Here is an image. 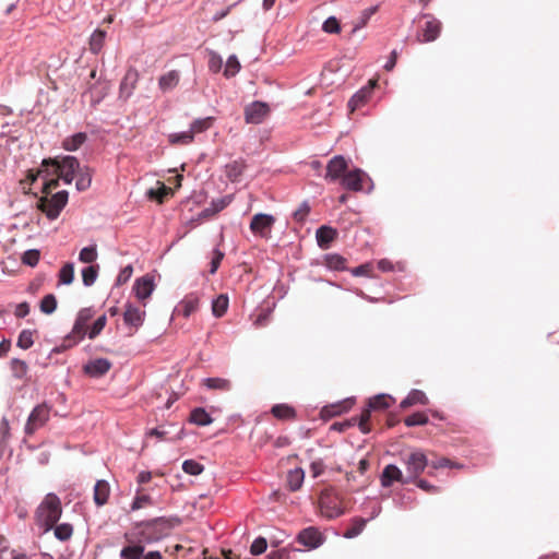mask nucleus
Here are the masks:
<instances>
[{
  "label": "nucleus",
  "instance_id": "nucleus-1",
  "mask_svg": "<svg viewBox=\"0 0 559 559\" xmlns=\"http://www.w3.org/2000/svg\"><path fill=\"white\" fill-rule=\"evenodd\" d=\"M171 526L164 518L136 523L134 527L126 533L128 543L152 544L158 542L169 534Z\"/></svg>",
  "mask_w": 559,
  "mask_h": 559
},
{
  "label": "nucleus",
  "instance_id": "nucleus-2",
  "mask_svg": "<svg viewBox=\"0 0 559 559\" xmlns=\"http://www.w3.org/2000/svg\"><path fill=\"white\" fill-rule=\"evenodd\" d=\"M61 514L62 506L59 497L48 493L35 511V523L46 533L57 524Z\"/></svg>",
  "mask_w": 559,
  "mask_h": 559
},
{
  "label": "nucleus",
  "instance_id": "nucleus-3",
  "mask_svg": "<svg viewBox=\"0 0 559 559\" xmlns=\"http://www.w3.org/2000/svg\"><path fill=\"white\" fill-rule=\"evenodd\" d=\"M43 167H49L50 176H58L66 183H71L80 169V163L74 156H64L61 160L57 158H46L43 160Z\"/></svg>",
  "mask_w": 559,
  "mask_h": 559
},
{
  "label": "nucleus",
  "instance_id": "nucleus-4",
  "mask_svg": "<svg viewBox=\"0 0 559 559\" xmlns=\"http://www.w3.org/2000/svg\"><path fill=\"white\" fill-rule=\"evenodd\" d=\"M68 192L66 190L52 194L50 198L41 197L38 201V209L46 214L49 219H56L62 209L68 203Z\"/></svg>",
  "mask_w": 559,
  "mask_h": 559
},
{
  "label": "nucleus",
  "instance_id": "nucleus-5",
  "mask_svg": "<svg viewBox=\"0 0 559 559\" xmlns=\"http://www.w3.org/2000/svg\"><path fill=\"white\" fill-rule=\"evenodd\" d=\"M407 479L415 481L429 465L426 454L421 450H414L403 457Z\"/></svg>",
  "mask_w": 559,
  "mask_h": 559
},
{
  "label": "nucleus",
  "instance_id": "nucleus-6",
  "mask_svg": "<svg viewBox=\"0 0 559 559\" xmlns=\"http://www.w3.org/2000/svg\"><path fill=\"white\" fill-rule=\"evenodd\" d=\"M319 507L322 515L328 519L337 518L344 512L338 497L331 488L321 491L319 496Z\"/></svg>",
  "mask_w": 559,
  "mask_h": 559
},
{
  "label": "nucleus",
  "instance_id": "nucleus-7",
  "mask_svg": "<svg viewBox=\"0 0 559 559\" xmlns=\"http://www.w3.org/2000/svg\"><path fill=\"white\" fill-rule=\"evenodd\" d=\"M93 317L94 311L91 308L81 309L78 313L73 329L71 333L68 335L67 340L69 342L72 341L74 344L83 340L87 333V324Z\"/></svg>",
  "mask_w": 559,
  "mask_h": 559
},
{
  "label": "nucleus",
  "instance_id": "nucleus-8",
  "mask_svg": "<svg viewBox=\"0 0 559 559\" xmlns=\"http://www.w3.org/2000/svg\"><path fill=\"white\" fill-rule=\"evenodd\" d=\"M275 223V217L269 214L259 213L253 215L250 222V230L264 239L271 237V231Z\"/></svg>",
  "mask_w": 559,
  "mask_h": 559
},
{
  "label": "nucleus",
  "instance_id": "nucleus-9",
  "mask_svg": "<svg viewBox=\"0 0 559 559\" xmlns=\"http://www.w3.org/2000/svg\"><path fill=\"white\" fill-rule=\"evenodd\" d=\"M270 106L263 102H252L243 110L245 121L251 124H260L270 115Z\"/></svg>",
  "mask_w": 559,
  "mask_h": 559
},
{
  "label": "nucleus",
  "instance_id": "nucleus-10",
  "mask_svg": "<svg viewBox=\"0 0 559 559\" xmlns=\"http://www.w3.org/2000/svg\"><path fill=\"white\" fill-rule=\"evenodd\" d=\"M50 408L46 404L37 405L31 413L25 426V432L33 435L38 428L43 427L49 419Z\"/></svg>",
  "mask_w": 559,
  "mask_h": 559
},
{
  "label": "nucleus",
  "instance_id": "nucleus-11",
  "mask_svg": "<svg viewBox=\"0 0 559 559\" xmlns=\"http://www.w3.org/2000/svg\"><path fill=\"white\" fill-rule=\"evenodd\" d=\"M424 17L428 20L425 22L424 26L418 32L417 40L419 43H430L439 37L442 24L438 19L430 14H426L424 15Z\"/></svg>",
  "mask_w": 559,
  "mask_h": 559
},
{
  "label": "nucleus",
  "instance_id": "nucleus-12",
  "mask_svg": "<svg viewBox=\"0 0 559 559\" xmlns=\"http://www.w3.org/2000/svg\"><path fill=\"white\" fill-rule=\"evenodd\" d=\"M145 318V311L140 307L133 305H127L123 312V321L131 330L130 334H133L143 324Z\"/></svg>",
  "mask_w": 559,
  "mask_h": 559
},
{
  "label": "nucleus",
  "instance_id": "nucleus-13",
  "mask_svg": "<svg viewBox=\"0 0 559 559\" xmlns=\"http://www.w3.org/2000/svg\"><path fill=\"white\" fill-rule=\"evenodd\" d=\"M324 538L321 534V532L316 527H307L302 530L298 536L297 542L309 549L318 548L322 543Z\"/></svg>",
  "mask_w": 559,
  "mask_h": 559
},
{
  "label": "nucleus",
  "instance_id": "nucleus-14",
  "mask_svg": "<svg viewBox=\"0 0 559 559\" xmlns=\"http://www.w3.org/2000/svg\"><path fill=\"white\" fill-rule=\"evenodd\" d=\"M377 85V80H370L367 86L360 88L348 102L350 112L364 106L371 97L372 91Z\"/></svg>",
  "mask_w": 559,
  "mask_h": 559
},
{
  "label": "nucleus",
  "instance_id": "nucleus-15",
  "mask_svg": "<svg viewBox=\"0 0 559 559\" xmlns=\"http://www.w3.org/2000/svg\"><path fill=\"white\" fill-rule=\"evenodd\" d=\"M139 72L134 68H129L120 83V97L128 99L136 87L139 82Z\"/></svg>",
  "mask_w": 559,
  "mask_h": 559
},
{
  "label": "nucleus",
  "instance_id": "nucleus-16",
  "mask_svg": "<svg viewBox=\"0 0 559 559\" xmlns=\"http://www.w3.org/2000/svg\"><path fill=\"white\" fill-rule=\"evenodd\" d=\"M347 169V162L342 155L334 156L326 166L325 179L335 181L342 179Z\"/></svg>",
  "mask_w": 559,
  "mask_h": 559
},
{
  "label": "nucleus",
  "instance_id": "nucleus-17",
  "mask_svg": "<svg viewBox=\"0 0 559 559\" xmlns=\"http://www.w3.org/2000/svg\"><path fill=\"white\" fill-rule=\"evenodd\" d=\"M380 480L382 487H390L394 481L402 484L409 483V479L404 477L402 471L394 464H389L383 468Z\"/></svg>",
  "mask_w": 559,
  "mask_h": 559
},
{
  "label": "nucleus",
  "instance_id": "nucleus-18",
  "mask_svg": "<svg viewBox=\"0 0 559 559\" xmlns=\"http://www.w3.org/2000/svg\"><path fill=\"white\" fill-rule=\"evenodd\" d=\"M111 368V362L106 358H98L84 366V372L91 377L99 378Z\"/></svg>",
  "mask_w": 559,
  "mask_h": 559
},
{
  "label": "nucleus",
  "instance_id": "nucleus-19",
  "mask_svg": "<svg viewBox=\"0 0 559 559\" xmlns=\"http://www.w3.org/2000/svg\"><path fill=\"white\" fill-rule=\"evenodd\" d=\"M154 289L153 280L148 276L140 277L135 281L133 290L135 296L140 300H144L152 294Z\"/></svg>",
  "mask_w": 559,
  "mask_h": 559
},
{
  "label": "nucleus",
  "instance_id": "nucleus-20",
  "mask_svg": "<svg viewBox=\"0 0 559 559\" xmlns=\"http://www.w3.org/2000/svg\"><path fill=\"white\" fill-rule=\"evenodd\" d=\"M362 176L364 173L360 169L349 171L342 177V185L348 190L360 191L362 189Z\"/></svg>",
  "mask_w": 559,
  "mask_h": 559
},
{
  "label": "nucleus",
  "instance_id": "nucleus-21",
  "mask_svg": "<svg viewBox=\"0 0 559 559\" xmlns=\"http://www.w3.org/2000/svg\"><path fill=\"white\" fill-rule=\"evenodd\" d=\"M352 400H345L336 404L326 405L321 409V417L328 419L338 416L343 413H346L352 407Z\"/></svg>",
  "mask_w": 559,
  "mask_h": 559
},
{
  "label": "nucleus",
  "instance_id": "nucleus-22",
  "mask_svg": "<svg viewBox=\"0 0 559 559\" xmlns=\"http://www.w3.org/2000/svg\"><path fill=\"white\" fill-rule=\"evenodd\" d=\"M202 385L212 391L228 392L231 390L233 384L229 379L213 377L202 380Z\"/></svg>",
  "mask_w": 559,
  "mask_h": 559
},
{
  "label": "nucleus",
  "instance_id": "nucleus-23",
  "mask_svg": "<svg viewBox=\"0 0 559 559\" xmlns=\"http://www.w3.org/2000/svg\"><path fill=\"white\" fill-rule=\"evenodd\" d=\"M317 241L320 248L326 249L330 243L336 238L337 231L330 226H321L317 230Z\"/></svg>",
  "mask_w": 559,
  "mask_h": 559
},
{
  "label": "nucleus",
  "instance_id": "nucleus-24",
  "mask_svg": "<svg viewBox=\"0 0 559 559\" xmlns=\"http://www.w3.org/2000/svg\"><path fill=\"white\" fill-rule=\"evenodd\" d=\"M180 81V74L177 70H171L163 74L158 80V87L165 93L174 90Z\"/></svg>",
  "mask_w": 559,
  "mask_h": 559
},
{
  "label": "nucleus",
  "instance_id": "nucleus-25",
  "mask_svg": "<svg viewBox=\"0 0 559 559\" xmlns=\"http://www.w3.org/2000/svg\"><path fill=\"white\" fill-rule=\"evenodd\" d=\"M429 403L426 394L420 390H412L408 395L401 402L402 408H407L413 405H427Z\"/></svg>",
  "mask_w": 559,
  "mask_h": 559
},
{
  "label": "nucleus",
  "instance_id": "nucleus-26",
  "mask_svg": "<svg viewBox=\"0 0 559 559\" xmlns=\"http://www.w3.org/2000/svg\"><path fill=\"white\" fill-rule=\"evenodd\" d=\"M110 495V487L106 480H97L94 487V501L97 506L107 503Z\"/></svg>",
  "mask_w": 559,
  "mask_h": 559
},
{
  "label": "nucleus",
  "instance_id": "nucleus-27",
  "mask_svg": "<svg viewBox=\"0 0 559 559\" xmlns=\"http://www.w3.org/2000/svg\"><path fill=\"white\" fill-rule=\"evenodd\" d=\"M271 414L280 420H294L296 418V411L288 404H275L271 408Z\"/></svg>",
  "mask_w": 559,
  "mask_h": 559
},
{
  "label": "nucleus",
  "instance_id": "nucleus-28",
  "mask_svg": "<svg viewBox=\"0 0 559 559\" xmlns=\"http://www.w3.org/2000/svg\"><path fill=\"white\" fill-rule=\"evenodd\" d=\"M199 304L200 299L197 295H189L179 304L178 311L188 318L198 310Z\"/></svg>",
  "mask_w": 559,
  "mask_h": 559
},
{
  "label": "nucleus",
  "instance_id": "nucleus-29",
  "mask_svg": "<svg viewBox=\"0 0 559 559\" xmlns=\"http://www.w3.org/2000/svg\"><path fill=\"white\" fill-rule=\"evenodd\" d=\"M92 176H93V170L90 167H87V166L81 167L80 166V169L76 173V177H78L76 183H75L76 189L79 191L87 190L92 183Z\"/></svg>",
  "mask_w": 559,
  "mask_h": 559
},
{
  "label": "nucleus",
  "instance_id": "nucleus-30",
  "mask_svg": "<svg viewBox=\"0 0 559 559\" xmlns=\"http://www.w3.org/2000/svg\"><path fill=\"white\" fill-rule=\"evenodd\" d=\"M395 400L389 394H379L376 395L368 401V406L372 408V411H384L389 408Z\"/></svg>",
  "mask_w": 559,
  "mask_h": 559
},
{
  "label": "nucleus",
  "instance_id": "nucleus-31",
  "mask_svg": "<svg viewBox=\"0 0 559 559\" xmlns=\"http://www.w3.org/2000/svg\"><path fill=\"white\" fill-rule=\"evenodd\" d=\"M144 552L143 544L130 543L120 551L121 559H142Z\"/></svg>",
  "mask_w": 559,
  "mask_h": 559
},
{
  "label": "nucleus",
  "instance_id": "nucleus-32",
  "mask_svg": "<svg viewBox=\"0 0 559 559\" xmlns=\"http://www.w3.org/2000/svg\"><path fill=\"white\" fill-rule=\"evenodd\" d=\"M305 473L301 468H295L287 473V486L290 491H296L301 488L304 483Z\"/></svg>",
  "mask_w": 559,
  "mask_h": 559
},
{
  "label": "nucleus",
  "instance_id": "nucleus-33",
  "mask_svg": "<svg viewBox=\"0 0 559 559\" xmlns=\"http://www.w3.org/2000/svg\"><path fill=\"white\" fill-rule=\"evenodd\" d=\"M87 140V135L84 132L75 133L67 139H64L62 143V147L66 151H76L85 141Z\"/></svg>",
  "mask_w": 559,
  "mask_h": 559
},
{
  "label": "nucleus",
  "instance_id": "nucleus-34",
  "mask_svg": "<svg viewBox=\"0 0 559 559\" xmlns=\"http://www.w3.org/2000/svg\"><path fill=\"white\" fill-rule=\"evenodd\" d=\"M366 524L367 520L362 518H354L343 536L345 538H354L358 536L364 531Z\"/></svg>",
  "mask_w": 559,
  "mask_h": 559
},
{
  "label": "nucleus",
  "instance_id": "nucleus-35",
  "mask_svg": "<svg viewBox=\"0 0 559 559\" xmlns=\"http://www.w3.org/2000/svg\"><path fill=\"white\" fill-rule=\"evenodd\" d=\"M246 163L243 159L234 160L226 165V176L231 180L236 181L243 173Z\"/></svg>",
  "mask_w": 559,
  "mask_h": 559
},
{
  "label": "nucleus",
  "instance_id": "nucleus-36",
  "mask_svg": "<svg viewBox=\"0 0 559 559\" xmlns=\"http://www.w3.org/2000/svg\"><path fill=\"white\" fill-rule=\"evenodd\" d=\"M190 421L198 426H207L213 421V419L204 408L198 407L191 412Z\"/></svg>",
  "mask_w": 559,
  "mask_h": 559
},
{
  "label": "nucleus",
  "instance_id": "nucleus-37",
  "mask_svg": "<svg viewBox=\"0 0 559 559\" xmlns=\"http://www.w3.org/2000/svg\"><path fill=\"white\" fill-rule=\"evenodd\" d=\"M106 33L102 29H96L90 38V50L97 55L104 47Z\"/></svg>",
  "mask_w": 559,
  "mask_h": 559
},
{
  "label": "nucleus",
  "instance_id": "nucleus-38",
  "mask_svg": "<svg viewBox=\"0 0 559 559\" xmlns=\"http://www.w3.org/2000/svg\"><path fill=\"white\" fill-rule=\"evenodd\" d=\"M228 309V297L224 294L217 296L212 302V312L216 318L223 317Z\"/></svg>",
  "mask_w": 559,
  "mask_h": 559
},
{
  "label": "nucleus",
  "instance_id": "nucleus-39",
  "mask_svg": "<svg viewBox=\"0 0 559 559\" xmlns=\"http://www.w3.org/2000/svg\"><path fill=\"white\" fill-rule=\"evenodd\" d=\"M52 528L55 537L61 542L69 540L73 535V526L69 523L56 524Z\"/></svg>",
  "mask_w": 559,
  "mask_h": 559
},
{
  "label": "nucleus",
  "instance_id": "nucleus-40",
  "mask_svg": "<svg viewBox=\"0 0 559 559\" xmlns=\"http://www.w3.org/2000/svg\"><path fill=\"white\" fill-rule=\"evenodd\" d=\"M324 261L331 270L342 271L346 269V259L340 254H326Z\"/></svg>",
  "mask_w": 559,
  "mask_h": 559
},
{
  "label": "nucleus",
  "instance_id": "nucleus-41",
  "mask_svg": "<svg viewBox=\"0 0 559 559\" xmlns=\"http://www.w3.org/2000/svg\"><path fill=\"white\" fill-rule=\"evenodd\" d=\"M10 367H11L12 374L17 379L24 378L28 371L27 364L24 360H21L17 358H13L10 361Z\"/></svg>",
  "mask_w": 559,
  "mask_h": 559
},
{
  "label": "nucleus",
  "instance_id": "nucleus-42",
  "mask_svg": "<svg viewBox=\"0 0 559 559\" xmlns=\"http://www.w3.org/2000/svg\"><path fill=\"white\" fill-rule=\"evenodd\" d=\"M153 499L150 495L144 493L142 490L136 491V496L132 502L131 509L132 510H140L142 508L153 506Z\"/></svg>",
  "mask_w": 559,
  "mask_h": 559
},
{
  "label": "nucleus",
  "instance_id": "nucleus-43",
  "mask_svg": "<svg viewBox=\"0 0 559 559\" xmlns=\"http://www.w3.org/2000/svg\"><path fill=\"white\" fill-rule=\"evenodd\" d=\"M98 265H90L82 270V281L85 286H92L98 276Z\"/></svg>",
  "mask_w": 559,
  "mask_h": 559
},
{
  "label": "nucleus",
  "instance_id": "nucleus-44",
  "mask_svg": "<svg viewBox=\"0 0 559 559\" xmlns=\"http://www.w3.org/2000/svg\"><path fill=\"white\" fill-rule=\"evenodd\" d=\"M74 280V265L73 263H66L59 272V282L64 285H70Z\"/></svg>",
  "mask_w": 559,
  "mask_h": 559
},
{
  "label": "nucleus",
  "instance_id": "nucleus-45",
  "mask_svg": "<svg viewBox=\"0 0 559 559\" xmlns=\"http://www.w3.org/2000/svg\"><path fill=\"white\" fill-rule=\"evenodd\" d=\"M371 411H372V408H370L368 406L366 409H364L361 412L358 421L356 420V423L358 424L359 430L362 433H369L371 431V426L369 425V420L371 417Z\"/></svg>",
  "mask_w": 559,
  "mask_h": 559
},
{
  "label": "nucleus",
  "instance_id": "nucleus-46",
  "mask_svg": "<svg viewBox=\"0 0 559 559\" xmlns=\"http://www.w3.org/2000/svg\"><path fill=\"white\" fill-rule=\"evenodd\" d=\"M427 423H428V416L421 412L414 413L404 419V424L407 427L423 426V425H426Z\"/></svg>",
  "mask_w": 559,
  "mask_h": 559
},
{
  "label": "nucleus",
  "instance_id": "nucleus-47",
  "mask_svg": "<svg viewBox=\"0 0 559 559\" xmlns=\"http://www.w3.org/2000/svg\"><path fill=\"white\" fill-rule=\"evenodd\" d=\"M43 178L45 179L46 177H50V169L49 167H43V164L40 165V168L37 169V170H34V169H29L27 171V176H26V182H28L29 185L34 183L37 178Z\"/></svg>",
  "mask_w": 559,
  "mask_h": 559
},
{
  "label": "nucleus",
  "instance_id": "nucleus-48",
  "mask_svg": "<svg viewBox=\"0 0 559 559\" xmlns=\"http://www.w3.org/2000/svg\"><path fill=\"white\" fill-rule=\"evenodd\" d=\"M240 68V62L238 61L237 57L233 55L227 59L224 75L226 78L235 76L239 72Z\"/></svg>",
  "mask_w": 559,
  "mask_h": 559
},
{
  "label": "nucleus",
  "instance_id": "nucleus-49",
  "mask_svg": "<svg viewBox=\"0 0 559 559\" xmlns=\"http://www.w3.org/2000/svg\"><path fill=\"white\" fill-rule=\"evenodd\" d=\"M170 193L171 189L166 187L164 183H160V187L158 189H150L147 192V197L152 200H156L159 203H163L164 199Z\"/></svg>",
  "mask_w": 559,
  "mask_h": 559
},
{
  "label": "nucleus",
  "instance_id": "nucleus-50",
  "mask_svg": "<svg viewBox=\"0 0 559 559\" xmlns=\"http://www.w3.org/2000/svg\"><path fill=\"white\" fill-rule=\"evenodd\" d=\"M57 308V299L55 297V295L52 294H49V295H46L41 301H40V311L46 313V314H50L52 313Z\"/></svg>",
  "mask_w": 559,
  "mask_h": 559
},
{
  "label": "nucleus",
  "instance_id": "nucleus-51",
  "mask_svg": "<svg viewBox=\"0 0 559 559\" xmlns=\"http://www.w3.org/2000/svg\"><path fill=\"white\" fill-rule=\"evenodd\" d=\"M97 259L96 246L83 248L79 253V260L83 263H93Z\"/></svg>",
  "mask_w": 559,
  "mask_h": 559
},
{
  "label": "nucleus",
  "instance_id": "nucleus-52",
  "mask_svg": "<svg viewBox=\"0 0 559 559\" xmlns=\"http://www.w3.org/2000/svg\"><path fill=\"white\" fill-rule=\"evenodd\" d=\"M182 469L189 475H200L204 471V466L194 460H186L182 463Z\"/></svg>",
  "mask_w": 559,
  "mask_h": 559
},
{
  "label": "nucleus",
  "instance_id": "nucleus-53",
  "mask_svg": "<svg viewBox=\"0 0 559 559\" xmlns=\"http://www.w3.org/2000/svg\"><path fill=\"white\" fill-rule=\"evenodd\" d=\"M193 141V134L191 131L173 133L169 135V142L171 144H189Z\"/></svg>",
  "mask_w": 559,
  "mask_h": 559
},
{
  "label": "nucleus",
  "instance_id": "nucleus-54",
  "mask_svg": "<svg viewBox=\"0 0 559 559\" xmlns=\"http://www.w3.org/2000/svg\"><path fill=\"white\" fill-rule=\"evenodd\" d=\"M33 344V332L29 330H23L17 337L16 345L22 349H28Z\"/></svg>",
  "mask_w": 559,
  "mask_h": 559
},
{
  "label": "nucleus",
  "instance_id": "nucleus-55",
  "mask_svg": "<svg viewBox=\"0 0 559 559\" xmlns=\"http://www.w3.org/2000/svg\"><path fill=\"white\" fill-rule=\"evenodd\" d=\"M270 318H271V309H269V308L261 309L259 311V313L255 314V318L253 320V325L257 329L264 328L269 323Z\"/></svg>",
  "mask_w": 559,
  "mask_h": 559
},
{
  "label": "nucleus",
  "instance_id": "nucleus-56",
  "mask_svg": "<svg viewBox=\"0 0 559 559\" xmlns=\"http://www.w3.org/2000/svg\"><path fill=\"white\" fill-rule=\"evenodd\" d=\"M40 258V253L38 250L32 249L27 250L23 253L22 262L29 266H35L38 264Z\"/></svg>",
  "mask_w": 559,
  "mask_h": 559
},
{
  "label": "nucleus",
  "instance_id": "nucleus-57",
  "mask_svg": "<svg viewBox=\"0 0 559 559\" xmlns=\"http://www.w3.org/2000/svg\"><path fill=\"white\" fill-rule=\"evenodd\" d=\"M107 323V318L105 314L97 318V320L93 323L91 330L88 331V337L95 338L105 328Z\"/></svg>",
  "mask_w": 559,
  "mask_h": 559
},
{
  "label": "nucleus",
  "instance_id": "nucleus-58",
  "mask_svg": "<svg viewBox=\"0 0 559 559\" xmlns=\"http://www.w3.org/2000/svg\"><path fill=\"white\" fill-rule=\"evenodd\" d=\"M322 29L325 32V33H330V34H337L341 32V25H340V22L336 17L334 16H330L329 19H326L322 25Z\"/></svg>",
  "mask_w": 559,
  "mask_h": 559
},
{
  "label": "nucleus",
  "instance_id": "nucleus-59",
  "mask_svg": "<svg viewBox=\"0 0 559 559\" xmlns=\"http://www.w3.org/2000/svg\"><path fill=\"white\" fill-rule=\"evenodd\" d=\"M266 547H267L266 539L264 537H258L251 544L250 552L255 556L261 555L266 550Z\"/></svg>",
  "mask_w": 559,
  "mask_h": 559
},
{
  "label": "nucleus",
  "instance_id": "nucleus-60",
  "mask_svg": "<svg viewBox=\"0 0 559 559\" xmlns=\"http://www.w3.org/2000/svg\"><path fill=\"white\" fill-rule=\"evenodd\" d=\"M59 179L60 178H58V176L56 178L46 177L44 179V186L41 189L43 193L45 194L44 197H48L51 191L59 186Z\"/></svg>",
  "mask_w": 559,
  "mask_h": 559
},
{
  "label": "nucleus",
  "instance_id": "nucleus-61",
  "mask_svg": "<svg viewBox=\"0 0 559 559\" xmlns=\"http://www.w3.org/2000/svg\"><path fill=\"white\" fill-rule=\"evenodd\" d=\"M210 126H211V118H206V119H203V120H195L191 124V130L190 131L194 135V133H199V132H202V131L209 129Z\"/></svg>",
  "mask_w": 559,
  "mask_h": 559
},
{
  "label": "nucleus",
  "instance_id": "nucleus-62",
  "mask_svg": "<svg viewBox=\"0 0 559 559\" xmlns=\"http://www.w3.org/2000/svg\"><path fill=\"white\" fill-rule=\"evenodd\" d=\"M132 273L133 267L131 265H127L126 267H123L117 276V284L122 285L127 283L132 276Z\"/></svg>",
  "mask_w": 559,
  "mask_h": 559
},
{
  "label": "nucleus",
  "instance_id": "nucleus-63",
  "mask_svg": "<svg viewBox=\"0 0 559 559\" xmlns=\"http://www.w3.org/2000/svg\"><path fill=\"white\" fill-rule=\"evenodd\" d=\"M420 489H423L426 492L429 493H437L439 492V488L435 485H431L425 479H419V477L414 481Z\"/></svg>",
  "mask_w": 559,
  "mask_h": 559
},
{
  "label": "nucleus",
  "instance_id": "nucleus-64",
  "mask_svg": "<svg viewBox=\"0 0 559 559\" xmlns=\"http://www.w3.org/2000/svg\"><path fill=\"white\" fill-rule=\"evenodd\" d=\"M267 559H289V550L282 548L269 554Z\"/></svg>",
  "mask_w": 559,
  "mask_h": 559
}]
</instances>
